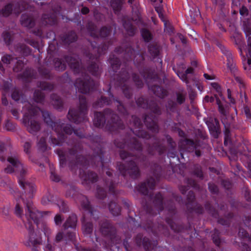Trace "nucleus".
<instances>
[{
  "instance_id": "obj_17",
  "label": "nucleus",
  "mask_w": 251,
  "mask_h": 251,
  "mask_svg": "<svg viewBox=\"0 0 251 251\" xmlns=\"http://www.w3.org/2000/svg\"><path fill=\"white\" fill-rule=\"evenodd\" d=\"M114 51L118 54L124 53V58L127 62L133 60L134 63L137 66L141 65L144 61V54L137 52L131 47H127L125 50L121 47L115 49Z\"/></svg>"
},
{
  "instance_id": "obj_14",
  "label": "nucleus",
  "mask_w": 251,
  "mask_h": 251,
  "mask_svg": "<svg viewBox=\"0 0 251 251\" xmlns=\"http://www.w3.org/2000/svg\"><path fill=\"white\" fill-rule=\"evenodd\" d=\"M21 1L15 3L14 6L11 3L6 4L1 10H0V16L1 15L5 17L10 16L13 11L16 14H19L25 10L33 11V8L26 1ZM44 0H33L38 5H44L45 2Z\"/></svg>"
},
{
  "instance_id": "obj_40",
  "label": "nucleus",
  "mask_w": 251,
  "mask_h": 251,
  "mask_svg": "<svg viewBox=\"0 0 251 251\" xmlns=\"http://www.w3.org/2000/svg\"><path fill=\"white\" fill-rule=\"evenodd\" d=\"M146 109H149L155 115L159 116L162 114V110L155 100H150Z\"/></svg>"
},
{
  "instance_id": "obj_53",
  "label": "nucleus",
  "mask_w": 251,
  "mask_h": 251,
  "mask_svg": "<svg viewBox=\"0 0 251 251\" xmlns=\"http://www.w3.org/2000/svg\"><path fill=\"white\" fill-rule=\"evenodd\" d=\"M2 36L3 41L7 46H9L11 44L14 39L13 34L10 32L5 31L2 33Z\"/></svg>"
},
{
  "instance_id": "obj_3",
  "label": "nucleus",
  "mask_w": 251,
  "mask_h": 251,
  "mask_svg": "<svg viewBox=\"0 0 251 251\" xmlns=\"http://www.w3.org/2000/svg\"><path fill=\"white\" fill-rule=\"evenodd\" d=\"M26 111L25 113L23 118V123L27 127L29 132L35 134L41 128L40 124L37 121V117L41 111L44 122L48 126L54 130L57 134L58 138L50 137L51 143L54 146H62L66 141L64 133L71 135L74 132V129L69 124L64 125L60 121L54 122L51 117L50 114L47 111L41 110L38 107L28 103L25 106Z\"/></svg>"
},
{
  "instance_id": "obj_8",
  "label": "nucleus",
  "mask_w": 251,
  "mask_h": 251,
  "mask_svg": "<svg viewBox=\"0 0 251 251\" xmlns=\"http://www.w3.org/2000/svg\"><path fill=\"white\" fill-rule=\"evenodd\" d=\"M7 160L9 163L4 169V172L6 174H12L15 173L18 174V183L22 188L26 190L28 188L29 191L28 197L31 198L35 191V186L33 184L29 183L25 180V176L27 173V167L24 165L20 160V155L17 152H10L7 157Z\"/></svg>"
},
{
  "instance_id": "obj_30",
  "label": "nucleus",
  "mask_w": 251,
  "mask_h": 251,
  "mask_svg": "<svg viewBox=\"0 0 251 251\" xmlns=\"http://www.w3.org/2000/svg\"><path fill=\"white\" fill-rule=\"evenodd\" d=\"M184 182L187 184V186L180 185L179 187V191L183 195L185 194L187 191L188 190L190 187H192L195 189L199 187L198 184L196 180L192 178L186 177L184 179Z\"/></svg>"
},
{
  "instance_id": "obj_47",
  "label": "nucleus",
  "mask_w": 251,
  "mask_h": 251,
  "mask_svg": "<svg viewBox=\"0 0 251 251\" xmlns=\"http://www.w3.org/2000/svg\"><path fill=\"white\" fill-rule=\"evenodd\" d=\"M123 26L126 29L128 35L133 36L136 31V28L134 26L131 22L125 21L123 23Z\"/></svg>"
},
{
  "instance_id": "obj_57",
  "label": "nucleus",
  "mask_w": 251,
  "mask_h": 251,
  "mask_svg": "<svg viewBox=\"0 0 251 251\" xmlns=\"http://www.w3.org/2000/svg\"><path fill=\"white\" fill-rule=\"evenodd\" d=\"M132 78L135 86L138 88H142L143 87V81L138 74L136 73H133L132 74Z\"/></svg>"
},
{
  "instance_id": "obj_37",
  "label": "nucleus",
  "mask_w": 251,
  "mask_h": 251,
  "mask_svg": "<svg viewBox=\"0 0 251 251\" xmlns=\"http://www.w3.org/2000/svg\"><path fill=\"white\" fill-rule=\"evenodd\" d=\"M36 74L34 70L30 68H27L19 76L25 82H28L33 78H35Z\"/></svg>"
},
{
  "instance_id": "obj_62",
  "label": "nucleus",
  "mask_w": 251,
  "mask_h": 251,
  "mask_svg": "<svg viewBox=\"0 0 251 251\" xmlns=\"http://www.w3.org/2000/svg\"><path fill=\"white\" fill-rule=\"evenodd\" d=\"M96 196L99 199L103 200L106 197V192L103 188L98 186L97 188Z\"/></svg>"
},
{
  "instance_id": "obj_38",
  "label": "nucleus",
  "mask_w": 251,
  "mask_h": 251,
  "mask_svg": "<svg viewBox=\"0 0 251 251\" xmlns=\"http://www.w3.org/2000/svg\"><path fill=\"white\" fill-rule=\"evenodd\" d=\"M148 49L149 53L154 59L159 55L161 48L158 44L153 43L148 45Z\"/></svg>"
},
{
  "instance_id": "obj_9",
  "label": "nucleus",
  "mask_w": 251,
  "mask_h": 251,
  "mask_svg": "<svg viewBox=\"0 0 251 251\" xmlns=\"http://www.w3.org/2000/svg\"><path fill=\"white\" fill-rule=\"evenodd\" d=\"M129 125L133 127L130 128V131L136 136L145 139H149L153 137L155 142L149 145L147 149L149 154L154 155L156 152L159 155L163 154L166 150V147L161 143L160 140L156 136L151 135L147 131L143 129V123L141 119L135 115H132L130 119Z\"/></svg>"
},
{
  "instance_id": "obj_25",
  "label": "nucleus",
  "mask_w": 251,
  "mask_h": 251,
  "mask_svg": "<svg viewBox=\"0 0 251 251\" xmlns=\"http://www.w3.org/2000/svg\"><path fill=\"white\" fill-rule=\"evenodd\" d=\"M79 198L82 209L88 212L90 216L93 217L94 219L98 218L97 214L98 212L94 210L93 207L90 204L87 198L84 195H80L79 196Z\"/></svg>"
},
{
  "instance_id": "obj_55",
  "label": "nucleus",
  "mask_w": 251,
  "mask_h": 251,
  "mask_svg": "<svg viewBox=\"0 0 251 251\" xmlns=\"http://www.w3.org/2000/svg\"><path fill=\"white\" fill-rule=\"evenodd\" d=\"M56 204L59 208L61 212L66 213L69 211V208L67 203L62 199L57 198Z\"/></svg>"
},
{
  "instance_id": "obj_27",
  "label": "nucleus",
  "mask_w": 251,
  "mask_h": 251,
  "mask_svg": "<svg viewBox=\"0 0 251 251\" xmlns=\"http://www.w3.org/2000/svg\"><path fill=\"white\" fill-rule=\"evenodd\" d=\"M139 73L146 81L148 80L154 81L159 78V76L155 73L154 71L148 67H144L139 71Z\"/></svg>"
},
{
  "instance_id": "obj_23",
  "label": "nucleus",
  "mask_w": 251,
  "mask_h": 251,
  "mask_svg": "<svg viewBox=\"0 0 251 251\" xmlns=\"http://www.w3.org/2000/svg\"><path fill=\"white\" fill-rule=\"evenodd\" d=\"M144 123L147 128L154 133H157L159 131V127L157 122L155 121L156 116L152 114H144L142 116Z\"/></svg>"
},
{
  "instance_id": "obj_49",
  "label": "nucleus",
  "mask_w": 251,
  "mask_h": 251,
  "mask_svg": "<svg viewBox=\"0 0 251 251\" xmlns=\"http://www.w3.org/2000/svg\"><path fill=\"white\" fill-rule=\"evenodd\" d=\"M24 97V95L17 89H14L11 94V98L13 100L22 103L25 102Z\"/></svg>"
},
{
  "instance_id": "obj_39",
  "label": "nucleus",
  "mask_w": 251,
  "mask_h": 251,
  "mask_svg": "<svg viewBox=\"0 0 251 251\" xmlns=\"http://www.w3.org/2000/svg\"><path fill=\"white\" fill-rule=\"evenodd\" d=\"M52 104L54 108L61 111L63 108L64 102L62 99L57 95L52 94L50 96Z\"/></svg>"
},
{
  "instance_id": "obj_20",
  "label": "nucleus",
  "mask_w": 251,
  "mask_h": 251,
  "mask_svg": "<svg viewBox=\"0 0 251 251\" xmlns=\"http://www.w3.org/2000/svg\"><path fill=\"white\" fill-rule=\"evenodd\" d=\"M195 201V195L193 191H190L187 195V201L185 205L188 211L189 212H195L199 214H202L204 212V209L201 205L197 204L194 205Z\"/></svg>"
},
{
  "instance_id": "obj_6",
  "label": "nucleus",
  "mask_w": 251,
  "mask_h": 251,
  "mask_svg": "<svg viewBox=\"0 0 251 251\" xmlns=\"http://www.w3.org/2000/svg\"><path fill=\"white\" fill-rule=\"evenodd\" d=\"M26 204L25 216L27 222L25 223V226L28 230V235L25 238L24 243L26 246L31 247L33 251H39L38 246L41 244L42 240L40 236L34 231L32 224L33 223L38 225L41 218L51 212L39 211L32 206L31 201H28Z\"/></svg>"
},
{
  "instance_id": "obj_63",
  "label": "nucleus",
  "mask_w": 251,
  "mask_h": 251,
  "mask_svg": "<svg viewBox=\"0 0 251 251\" xmlns=\"http://www.w3.org/2000/svg\"><path fill=\"white\" fill-rule=\"evenodd\" d=\"M111 4L115 12L120 11L121 9L122 2L121 0H112Z\"/></svg>"
},
{
  "instance_id": "obj_46",
  "label": "nucleus",
  "mask_w": 251,
  "mask_h": 251,
  "mask_svg": "<svg viewBox=\"0 0 251 251\" xmlns=\"http://www.w3.org/2000/svg\"><path fill=\"white\" fill-rule=\"evenodd\" d=\"M184 145L185 148L189 152H193L195 149L198 148L199 144L191 139H185L184 140Z\"/></svg>"
},
{
  "instance_id": "obj_43",
  "label": "nucleus",
  "mask_w": 251,
  "mask_h": 251,
  "mask_svg": "<svg viewBox=\"0 0 251 251\" xmlns=\"http://www.w3.org/2000/svg\"><path fill=\"white\" fill-rule=\"evenodd\" d=\"M109 62L113 72L116 73L119 70L121 64V61L115 55L113 54L110 56Z\"/></svg>"
},
{
  "instance_id": "obj_21",
  "label": "nucleus",
  "mask_w": 251,
  "mask_h": 251,
  "mask_svg": "<svg viewBox=\"0 0 251 251\" xmlns=\"http://www.w3.org/2000/svg\"><path fill=\"white\" fill-rule=\"evenodd\" d=\"M141 233L138 234L135 238V242L138 247L143 246L145 251H150L151 249H153L154 251H157L156 245L157 241H154L151 243L150 239L146 237H143Z\"/></svg>"
},
{
  "instance_id": "obj_54",
  "label": "nucleus",
  "mask_w": 251,
  "mask_h": 251,
  "mask_svg": "<svg viewBox=\"0 0 251 251\" xmlns=\"http://www.w3.org/2000/svg\"><path fill=\"white\" fill-rule=\"evenodd\" d=\"M34 101L37 103H42L45 99V95L41 90H36L33 94Z\"/></svg>"
},
{
  "instance_id": "obj_19",
  "label": "nucleus",
  "mask_w": 251,
  "mask_h": 251,
  "mask_svg": "<svg viewBox=\"0 0 251 251\" xmlns=\"http://www.w3.org/2000/svg\"><path fill=\"white\" fill-rule=\"evenodd\" d=\"M86 27L90 36L96 40H98L99 37L102 38L108 37L112 31L110 26H103L98 32L96 25L92 22H89L87 23Z\"/></svg>"
},
{
  "instance_id": "obj_42",
  "label": "nucleus",
  "mask_w": 251,
  "mask_h": 251,
  "mask_svg": "<svg viewBox=\"0 0 251 251\" xmlns=\"http://www.w3.org/2000/svg\"><path fill=\"white\" fill-rule=\"evenodd\" d=\"M104 184L108 188L109 193L112 194L114 198H116L118 194L115 189L117 183L112 179H105Z\"/></svg>"
},
{
  "instance_id": "obj_7",
  "label": "nucleus",
  "mask_w": 251,
  "mask_h": 251,
  "mask_svg": "<svg viewBox=\"0 0 251 251\" xmlns=\"http://www.w3.org/2000/svg\"><path fill=\"white\" fill-rule=\"evenodd\" d=\"M89 42L91 50L89 48L83 50V55L88 58V60L86 62V69L80 63V66L85 69L86 73H87L86 72L87 71L93 76L99 77L102 72V69L100 66V63L99 62V57L101 54L105 53L109 46L111 45L112 43L111 41H109L108 43L104 42L99 45L95 41H89ZM87 74L91 78L88 74Z\"/></svg>"
},
{
  "instance_id": "obj_34",
  "label": "nucleus",
  "mask_w": 251,
  "mask_h": 251,
  "mask_svg": "<svg viewBox=\"0 0 251 251\" xmlns=\"http://www.w3.org/2000/svg\"><path fill=\"white\" fill-rule=\"evenodd\" d=\"M149 89H150L155 95L156 96L163 98L167 96L168 92L162 87L157 85H153L152 86L149 85Z\"/></svg>"
},
{
  "instance_id": "obj_61",
  "label": "nucleus",
  "mask_w": 251,
  "mask_h": 251,
  "mask_svg": "<svg viewBox=\"0 0 251 251\" xmlns=\"http://www.w3.org/2000/svg\"><path fill=\"white\" fill-rule=\"evenodd\" d=\"M17 60V58L14 57L12 55L10 54H4L1 57L2 62L6 65L10 64L11 63L14 62Z\"/></svg>"
},
{
  "instance_id": "obj_16",
  "label": "nucleus",
  "mask_w": 251,
  "mask_h": 251,
  "mask_svg": "<svg viewBox=\"0 0 251 251\" xmlns=\"http://www.w3.org/2000/svg\"><path fill=\"white\" fill-rule=\"evenodd\" d=\"M129 77L127 69L125 68H122L120 73L117 74L114 78L116 86L121 88L125 96L128 99H130L132 97V90L127 84Z\"/></svg>"
},
{
  "instance_id": "obj_28",
  "label": "nucleus",
  "mask_w": 251,
  "mask_h": 251,
  "mask_svg": "<svg viewBox=\"0 0 251 251\" xmlns=\"http://www.w3.org/2000/svg\"><path fill=\"white\" fill-rule=\"evenodd\" d=\"M21 23L23 26L29 28L33 27L35 25L34 17L32 14L24 13L21 17Z\"/></svg>"
},
{
  "instance_id": "obj_45",
  "label": "nucleus",
  "mask_w": 251,
  "mask_h": 251,
  "mask_svg": "<svg viewBox=\"0 0 251 251\" xmlns=\"http://www.w3.org/2000/svg\"><path fill=\"white\" fill-rule=\"evenodd\" d=\"M110 213L114 216L119 215L121 212V207L115 201H110L108 205Z\"/></svg>"
},
{
  "instance_id": "obj_10",
  "label": "nucleus",
  "mask_w": 251,
  "mask_h": 251,
  "mask_svg": "<svg viewBox=\"0 0 251 251\" xmlns=\"http://www.w3.org/2000/svg\"><path fill=\"white\" fill-rule=\"evenodd\" d=\"M93 123L99 128H102L105 125V129L110 132L123 130L125 126L119 116L110 108H105L102 112H95Z\"/></svg>"
},
{
  "instance_id": "obj_31",
  "label": "nucleus",
  "mask_w": 251,
  "mask_h": 251,
  "mask_svg": "<svg viewBox=\"0 0 251 251\" xmlns=\"http://www.w3.org/2000/svg\"><path fill=\"white\" fill-rule=\"evenodd\" d=\"M32 32L36 36L40 38H44L45 37L48 39H50L52 40H55V34L51 30L48 31L46 33V35H44L41 27H38L33 29L32 30Z\"/></svg>"
},
{
  "instance_id": "obj_2",
  "label": "nucleus",
  "mask_w": 251,
  "mask_h": 251,
  "mask_svg": "<svg viewBox=\"0 0 251 251\" xmlns=\"http://www.w3.org/2000/svg\"><path fill=\"white\" fill-rule=\"evenodd\" d=\"M151 170L155 178L152 176L150 177L145 181L139 184L137 188L138 191L148 201H143L142 202L144 209L150 216H153L156 215L157 212H154L152 208L150 206V202H152L154 208L159 214L165 208L168 211V216L165 218L166 222L174 231L181 232L183 228V226L176 224L173 220V217L176 213L174 201L172 200L164 201V197L160 192L157 193L155 195H153V193L149 194V188L153 190L155 187L156 181H159L162 176V168L158 164H152Z\"/></svg>"
},
{
  "instance_id": "obj_18",
  "label": "nucleus",
  "mask_w": 251,
  "mask_h": 251,
  "mask_svg": "<svg viewBox=\"0 0 251 251\" xmlns=\"http://www.w3.org/2000/svg\"><path fill=\"white\" fill-rule=\"evenodd\" d=\"M48 7H51V12L49 14H44L42 16V24L45 25H53L57 24V15L61 11V7L58 3L53 5V3L49 4Z\"/></svg>"
},
{
  "instance_id": "obj_58",
  "label": "nucleus",
  "mask_w": 251,
  "mask_h": 251,
  "mask_svg": "<svg viewBox=\"0 0 251 251\" xmlns=\"http://www.w3.org/2000/svg\"><path fill=\"white\" fill-rule=\"evenodd\" d=\"M192 174L197 177L203 179V175L201 166L199 164H195L193 166Z\"/></svg>"
},
{
  "instance_id": "obj_33",
  "label": "nucleus",
  "mask_w": 251,
  "mask_h": 251,
  "mask_svg": "<svg viewBox=\"0 0 251 251\" xmlns=\"http://www.w3.org/2000/svg\"><path fill=\"white\" fill-rule=\"evenodd\" d=\"M108 93L110 98L117 103V107L119 112L123 116H128V113L126 108L124 106L122 102L117 98H115L113 94L110 92V88L109 89Z\"/></svg>"
},
{
  "instance_id": "obj_44",
  "label": "nucleus",
  "mask_w": 251,
  "mask_h": 251,
  "mask_svg": "<svg viewBox=\"0 0 251 251\" xmlns=\"http://www.w3.org/2000/svg\"><path fill=\"white\" fill-rule=\"evenodd\" d=\"M111 104L112 100L110 98L102 96L93 103V107L94 108L102 107L104 105H109Z\"/></svg>"
},
{
  "instance_id": "obj_5",
  "label": "nucleus",
  "mask_w": 251,
  "mask_h": 251,
  "mask_svg": "<svg viewBox=\"0 0 251 251\" xmlns=\"http://www.w3.org/2000/svg\"><path fill=\"white\" fill-rule=\"evenodd\" d=\"M63 58L64 60L59 58L54 59V68L57 71H63L67 68V63L75 74L80 75L82 78H77L74 83L78 92L82 94H87L96 88L97 83L87 74L85 69L80 66L79 60L68 55H64Z\"/></svg>"
},
{
  "instance_id": "obj_29",
  "label": "nucleus",
  "mask_w": 251,
  "mask_h": 251,
  "mask_svg": "<svg viewBox=\"0 0 251 251\" xmlns=\"http://www.w3.org/2000/svg\"><path fill=\"white\" fill-rule=\"evenodd\" d=\"M77 34L73 30L68 31L61 36L62 42L66 45H69L71 43L75 42L77 40Z\"/></svg>"
},
{
  "instance_id": "obj_50",
  "label": "nucleus",
  "mask_w": 251,
  "mask_h": 251,
  "mask_svg": "<svg viewBox=\"0 0 251 251\" xmlns=\"http://www.w3.org/2000/svg\"><path fill=\"white\" fill-rule=\"evenodd\" d=\"M56 199H54V197L52 195L49 191H48L45 196H44L41 201V202L43 205H47L50 203H55L56 202Z\"/></svg>"
},
{
  "instance_id": "obj_1",
  "label": "nucleus",
  "mask_w": 251,
  "mask_h": 251,
  "mask_svg": "<svg viewBox=\"0 0 251 251\" xmlns=\"http://www.w3.org/2000/svg\"><path fill=\"white\" fill-rule=\"evenodd\" d=\"M87 138L92 142L91 148L93 155L87 157L82 155L83 147L82 144L76 139L71 138L67 142L69 148L67 149H58L55 151L59 159V165L61 168L68 165L72 171L79 167V177L83 183L88 184L97 181L98 176L97 174L92 171L85 172L88 167L93 168L104 167L103 148L100 142V137L99 135H89Z\"/></svg>"
},
{
  "instance_id": "obj_24",
  "label": "nucleus",
  "mask_w": 251,
  "mask_h": 251,
  "mask_svg": "<svg viewBox=\"0 0 251 251\" xmlns=\"http://www.w3.org/2000/svg\"><path fill=\"white\" fill-rule=\"evenodd\" d=\"M221 51L226 58L227 66L232 74H235L237 72L235 60L230 51L228 50L225 46L220 44L219 46Z\"/></svg>"
},
{
  "instance_id": "obj_56",
  "label": "nucleus",
  "mask_w": 251,
  "mask_h": 251,
  "mask_svg": "<svg viewBox=\"0 0 251 251\" xmlns=\"http://www.w3.org/2000/svg\"><path fill=\"white\" fill-rule=\"evenodd\" d=\"M220 232L219 230L215 228L212 233V239L213 243L217 247H220L221 244V239L220 238Z\"/></svg>"
},
{
  "instance_id": "obj_52",
  "label": "nucleus",
  "mask_w": 251,
  "mask_h": 251,
  "mask_svg": "<svg viewBox=\"0 0 251 251\" xmlns=\"http://www.w3.org/2000/svg\"><path fill=\"white\" fill-rule=\"evenodd\" d=\"M141 34L146 43L151 42L153 39V35L151 32L146 28H143L141 30Z\"/></svg>"
},
{
  "instance_id": "obj_22",
  "label": "nucleus",
  "mask_w": 251,
  "mask_h": 251,
  "mask_svg": "<svg viewBox=\"0 0 251 251\" xmlns=\"http://www.w3.org/2000/svg\"><path fill=\"white\" fill-rule=\"evenodd\" d=\"M204 208L207 212L210 214L213 218H217V222L223 225L229 227L231 224V221L227 220L226 218L219 217L218 211L212 205L209 201H206L204 204Z\"/></svg>"
},
{
  "instance_id": "obj_51",
  "label": "nucleus",
  "mask_w": 251,
  "mask_h": 251,
  "mask_svg": "<svg viewBox=\"0 0 251 251\" xmlns=\"http://www.w3.org/2000/svg\"><path fill=\"white\" fill-rule=\"evenodd\" d=\"M37 86L43 90L49 91H52L54 88V86L53 84L46 81H40L38 82Z\"/></svg>"
},
{
  "instance_id": "obj_48",
  "label": "nucleus",
  "mask_w": 251,
  "mask_h": 251,
  "mask_svg": "<svg viewBox=\"0 0 251 251\" xmlns=\"http://www.w3.org/2000/svg\"><path fill=\"white\" fill-rule=\"evenodd\" d=\"M245 32L247 38L248 53L251 58V29L247 28L245 30ZM248 63L249 65L251 64V58L248 60Z\"/></svg>"
},
{
  "instance_id": "obj_12",
  "label": "nucleus",
  "mask_w": 251,
  "mask_h": 251,
  "mask_svg": "<svg viewBox=\"0 0 251 251\" xmlns=\"http://www.w3.org/2000/svg\"><path fill=\"white\" fill-rule=\"evenodd\" d=\"M123 204L124 206L128 210V219L129 224L133 226L132 229L139 227H142L145 230L151 232L155 236H157L159 234H162L165 236L169 235V231L168 227L164 224H159L157 226L158 231H155L154 229V224L151 220H149L146 224L143 222L141 224L138 223L135 220V219L132 217L131 212L129 211L130 203L128 201L123 200Z\"/></svg>"
},
{
  "instance_id": "obj_35",
  "label": "nucleus",
  "mask_w": 251,
  "mask_h": 251,
  "mask_svg": "<svg viewBox=\"0 0 251 251\" xmlns=\"http://www.w3.org/2000/svg\"><path fill=\"white\" fill-rule=\"evenodd\" d=\"M82 230L85 235H90L93 231V224L90 221H86L85 217L82 218Z\"/></svg>"
},
{
  "instance_id": "obj_4",
  "label": "nucleus",
  "mask_w": 251,
  "mask_h": 251,
  "mask_svg": "<svg viewBox=\"0 0 251 251\" xmlns=\"http://www.w3.org/2000/svg\"><path fill=\"white\" fill-rule=\"evenodd\" d=\"M114 144L117 148L124 149L127 147L131 151H138V154L133 156L131 153L125 151H121L120 156L126 164L118 162L117 169L124 177L129 176L132 179H136L140 176V171L135 160L144 162L147 160L146 155L142 153L143 147L141 143L135 137H130L126 134L125 137L115 139Z\"/></svg>"
},
{
  "instance_id": "obj_13",
  "label": "nucleus",
  "mask_w": 251,
  "mask_h": 251,
  "mask_svg": "<svg viewBox=\"0 0 251 251\" xmlns=\"http://www.w3.org/2000/svg\"><path fill=\"white\" fill-rule=\"evenodd\" d=\"M79 105L78 108H70L67 115L68 120L76 124L86 122L88 120L87 103L85 97L79 96Z\"/></svg>"
},
{
  "instance_id": "obj_60",
  "label": "nucleus",
  "mask_w": 251,
  "mask_h": 251,
  "mask_svg": "<svg viewBox=\"0 0 251 251\" xmlns=\"http://www.w3.org/2000/svg\"><path fill=\"white\" fill-rule=\"evenodd\" d=\"M238 236L241 239H246L251 241V236H250L248 232L244 228L239 226Z\"/></svg>"
},
{
  "instance_id": "obj_36",
  "label": "nucleus",
  "mask_w": 251,
  "mask_h": 251,
  "mask_svg": "<svg viewBox=\"0 0 251 251\" xmlns=\"http://www.w3.org/2000/svg\"><path fill=\"white\" fill-rule=\"evenodd\" d=\"M77 221L76 215L75 214H72L63 225V228L65 229L69 228H75L76 226Z\"/></svg>"
},
{
  "instance_id": "obj_32",
  "label": "nucleus",
  "mask_w": 251,
  "mask_h": 251,
  "mask_svg": "<svg viewBox=\"0 0 251 251\" xmlns=\"http://www.w3.org/2000/svg\"><path fill=\"white\" fill-rule=\"evenodd\" d=\"M173 70L181 80L186 84L189 83V82L187 77V75L191 74L194 73V69L193 68H188L184 72L180 70H176L175 68H173Z\"/></svg>"
},
{
  "instance_id": "obj_15",
  "label": "nucleus",
  "mask_w": 251,
  "mask_h": 251,
  "mask_svg": "<svg viewBox=\"0 0 251 251\" xmlns=\"http://www.w3.org/2000/svg\"><path fill=\"white\" fill-rule=\"evenodd\" d=\"M100 231L101 234L109 238L113 244H118L121 242V238L117 235L116 227L107 219H103L99 222Z\"/></svg>"
},
{
  "instance_id": "obj_59",
  "label": "nucleus",
  "mask_w": 251,
  "mask_h": 251,
  "mask_svg": "<svg viewBox=\"0 0 251 251\" xmlns=\"http://www.w3.org/2000/svg\"><path fill=\"white\" fill-rule=\"evenodd\" d=\"M149 101L143 97H140L136 100V102L138 106L145 109L148 107V104L149 103Z\"/></svg>"
},
{
  "instance_id": "obj_41",
  "label": "nucleus",
  "mask_w": 251,
  "mask_h": 251,
  "mask_svg": "<svg viewBox=\"0 0 251 251\" xmlns=\"http://www.w3.org/2000/svg\"><path fill=\"white\" fill-rule=\"evenodd\" d=\"M16 52L23 56H26L31 53V50L29 47L24 44L18 43L15 47Z\"/></svg>"
},
{
  "instance_id": "obj_11",
  "label": "nucleus",
  "mask_w": 251,
  "mask_h": 251,
  "mask_svg": "<svg viewBox=\"0 0 251 251\" xmlns=\"http://www.w3.org/2000/svg\"><path fill=\"white\" fill-rule=\"evenodd\" d=\"M0 186H2L3 187H5L6 189L8 191H9V192L11 194L13 195V196L16 200L17 203L15 206V213L18 217L21 218L22 217L23 209L20 204V201H23V202L24 203V205L25 206V214L26 210V203L28 201H31L32 203H33L31 201V199L33 198V195H32V197L31 198H29L28 197V193L29 191V190L28 188L26 190V192H25V190H23V191H24V194L23 193L21 194L19 191L17 190V189H15L14 188L13 185L12 184L11 181H10L6 177H4L3 179L0 180ZM35 191L36 189L35 188V191L33 192V195H34ZM32 206L36 209V208L34 207V206L33 205V204H32ZM25 217H26L25 216Z\"/></svg>"
},
{
  "instance_id": "obj_64",
  "label": "nucleus",
  "mask_w": 251,
  "mask_h": 251,
  "mask_svg": "<svg viewBox=\"0 0 251 251\" xmlns=\"http://www.w3.org/2000/svg\"><path fill=\"white\" fill-rule=\"evenodd\" d=\"M16 64L13 67V70L15 72H21L24 67L25 64L22 60H16Z\"/></svg>"
},
{
  "instance_id": "obj_26",
  "label": "nucleus",
  "mask_w": 251,
  "mask_h": 251,
  "mask_svg": "<svg viewBox=\"0 0 251 251\" xmlns=\"http://www.w3.org/2000/svg\"><path fill=\"white\" fill-rule=\"evenodd\" d=\"M207 125L211 135L215 138H218L221 132L219 120L217 118H214L209 121Z\"/></svg>"
}]
</instances>
